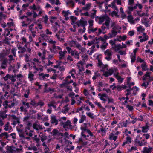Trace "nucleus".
<instances>
[{
  "instance_id": "f257e3e1",
  "label": "nucleus",
  "mask_w": 153,
  "mask_h": 153,
  "mask_svg": "<svg viewBox=\"0 0 153 153\" xmlns=\"http://www.w3.org/2000/svg\"><path fill=\"white\" fill-rule=\"evenodd\" d=\"M22 150V148H16L13 146H7V152L8 153H16L17 152H19Z\"/></svg>"
},
{
  "instance_id": "f03ea898",
  "label": "nucleus",
  "mask_w": 153,
  "mask_h": 153,
  "mask_svg": "<svg viewBox=\"0 0 153 153\" xmlns=\"http://www.w3.org/2000/svg\"><path fill=\"white\" fill-rule=\"evenodd\" d=\"M105 55L106 56L105 59L108 61H110L111 59L112 55V52L109 49H107L104 52Z\"/></svg>"
},
{
  "instance_id": "7ed1b4c3",
  "label": "nucleus",
  "mask_w": 153,
  "mask_h": 153,
  "mask_svg": "<svg viewBox=\"0 0 153 153\" xmlns=\"http://www.w3.org/2000/svg\"><path fill=\"white\" fill-rule=\"evenodd\" d=\"M50 50L52 53L53 54H56L59 52L58 51L62 50V48L56 46L55 45H53L52 47L50 48Z\"/></svg>"
},
{
  "instance_id": "20e7f679",
  "label": "nucleus",
  "mask_w": 153,
  "mask_h": 153,
  "mask_svg": "<svg viewBox=\"0 0 153 153\" xmlns=\"http://www.w3.org/2000/svg\"><path fill=\"white\" fill-rule=\"evenodd\" d=\"M61 125L64 128L72 129L73 127L71 124V123L69 120H68L66 122L61 123Z\"/></svg>"
},
{
  "instance_id": "39448f33",
  "label": "nucleus",
  "mask_w": 153,
  "mask_h": 153,
  "mask_svg": "<svg viewBox=\"0 0 153 153\" xmlns=\"http://www.w3.org/2000/svg\"><path fill=\"white\" fill-rule=\"evenodd\" d=\"M11 117L12 119V123L11 124L14 126H15L17 124H19L20 123L19 119L15 115H12Z\"/></svg>"
},
{
  "instance_id": "423d86ee",
  "label": "nucleus",
  "mask_w": 153,
  "mask_h": 153,
  "mask_svg": "<svg viewBox=\"0 0 153 153\" xmlns=\"http://www.w3.org/2000/svg\"><path fill=\"white\" fill-rule=\"evenodd\" d=\"M51 135L53 136L63 137V134L62 133L60 132L57 129H53L52 132L50 133Z\"/></svg>"
},
{
  "instance_id": "0eeeda50",
  "label": "nucleus",
  "mask_w": 153,
  "mask_h": 153,
  "mask_svg": "<svg viewBox=\"0 0 153 153\" xmlns=\"http://www.w3.org/2000/svg\"><path fill=\"white\" fill-rule=\"evenodd\" d=\"M4 129L6 131H8L9 133L10 132L13 131L12 127L10 125L9 122H7L4 125Z\"/></svg>"
},
{
  "instance_id": "6e6552de",
  "label": "nucleus",
  "mask_w": 153,
  "mask_h": 153,
  "mask_svg": "<svg viewBox=\"0 0 153 153\" xmlns=\"http://www.w3.org/2000/svg\"><path fill=\"white\" fill-rule=\"evenodd\" d=\"M75 24H76L78 27L81 26L82 27H85L87 25L88 23L87 21L82 19H80L79 22L78 21L76 22Z\"/></svg>"
},
{
  "instance_id": "1a4fd4ad",
  "label": "nucleus",
  "mask_w": 153,
  "mask_h": 153,
  "mask_svg": "<svg viewBox=\"0 0 153 153\" xmlns=\"http://www.w3.org/2000/svg\"><path fill=\"white\" fill-rule=\"evenodd\" d=\"M33 129L37 131H38L39 130H42L43 128L45 129V127H42V125L38 124L36 123H35L33 124Z\"/></svg>"
},
{
  "instance_id": "9d476101",
  "label": "nucleus",
  "mask_w": 153,
  "mask_h": 153,
  "mask_svg": "<svg viewBox=\"0 0 153 153\" xmlns=\"http://www.w3.org/2000/svg\"><path fill=\"white\" fill-rule=\"evenodd\" d=\"M67 53V52L65 51H62V50L58 52L59 54V59L60 60L65 59V55Z\"/></svg>"
},
{
  "instance_id": "9b49d317",
  "label": "nucleus",
  "mask_w": 153,
  "mask_h": 153,
  "mask_svg": "<svg viewBox=\"0 0 153 153\" xmlns=\"http://www.w3.org/2000/svg\"><path fill=\"white\" fill-rule=\"evenodd\" d=\"M50 122L52 124L55 125L58 124V121L55 116H52L51 117Z\"/></svg>"
},
{
  "instance_id": "f8f14e48",
  "label": "nucleus",
  "mask_w": 153,
  "mask_h": 153,
  "mask_svg": "<svg viewBox=\"0 0 153 153\" xmlns=\"http://www.w3.org/2000/svg\"><path fill=\"white\" fill-rule=\"evenodd\" d=\"M108 16L106 15H104L100 17L97 16V18H98L99 19L98 23L100 24H102L106 19V17Z\"/></svg>"
},
{
  "instance_id": "ddd939ff",
  "label": "nucleus",
  "mask_w": 153,
  "mask_h": 153,
  "mask_svg": "<svg viewBox=\"0 0 153 153\" xmlns=\"http://www.w3.org/2000/svg\"><path fill=\"white\" fill-rule=\"evenodd\" d=\"M135 143L138 144L140 146H143L146 145V143L145 142V140L143 139L142 141L139 140L137 139H136L135 140Z\"/></svg>"
},
{
  "instance_id": "4468645a",
  "label": "nucleus",
  "mask_w": 153,
  "mask_h": 153,
  "mask_svg": "<svg viewBox=\"0 0 153 153\" xmlns=\"http://www.w3.org/2000/svg\"><path fill=\"white\" fill-rule=\"evenodd\" d=\"M69 12V10H68L67 11L63 10L62 11V13L63 15V16L65 17V20L67 21L69 19V18L68 16Z\"/></svg>"
},
{
  "instance_id": "2eb2a0df",
  "label": "nucleus",
  "mask_w": 153,
  "mask_h": 153,
  "mask_svg": "<svg viewBox=\"0 0 153 153\" xmlns=\"http://www.w3.org/2000/svg\"><path fill=\"white\" fill-rule=\"evenodd\" d=\"M117 31H115L111 30V32L109 33L108 35L109 36V38L115 37L117 34Z\"/></svg>"
},
{
  "instance_id": "dca6fc26",
  "label": "nucleus",
  "mask_w": 153,
  "mask_h": 153,
  "mask_svg": "<svg viewBox=\"0 0 153 153\" xmlns=\"http://www.w3.org/2000/svg\"><path fill=\"white\" fill-rule=\"evenodd\" d=\"M152 149V147L148 148L147 147H144L142 152L143 153H151V150Z\"/></svg>"
},
{
  "instance_id": "f3484780",
  "label": "nucleus",
  "mask_w": 153,
  "mask_h": 153,
  "mask_svg": "<svg viewBox=\"0 0 153 153\" xmlns=\"http://www.w3.org/2000/svg\"><path fill=\"white\" fill-rule=\"evenodd\" d=\"M105 22L103 24V25H105L107 29H109V25L110 21V18L108 16L106 17V19L105 20Z\"/></svg>"
},
{
  "instance_id": "a211bd4d",
  "label": "nucleus",
  "mask_w": 153,
  "mask_h": 153,
  "mask_svg": "<svg viewBox=\"0 0 153 153\" xmlns=\"http://www.w3.org/2000/svg\"><path fill=\"white\" fill-rule=\"evenodd\" d=\"M9 137V135L7 132L2 133L0 134V139H7Z\"/></svg>"
},
{
  "instance_id": "6ab92c4d",
  "label": "nucleus",
  "mask_w": 153,
  "mask_h": 153,
  "mask_svg": "<svg viewBox=\"0 0 153 153\" xmlns=\"http://www.w3.org/2000/svg\"><path fill=\"white\" fill-rule=\"evenodd\" d=\"M128 20L131 24H135L134 20H133V18L131 15H129L128 16Z\"/></svg>"
},
{
  "instance_id": "aec40b11",
  "label": "nucleus",
  "mask_w": 153,
  "mask_h": 153,
  "mask_svg": "<svg viewBox=\"0 0 153 153\" xmlns=\"http://www.w3.org/2000/svg\"><path fill=\"white\" fill-rule=\"evenodd\" d=\"M55 36L61 42L64 40L63 36L62 35L61 33H57L56 34Z\"/></svg>"
},
{
  "instance_id": "412c9836",
  "label": "nucleus",
  "mask_w": 153,
  "mask_h": 153,
  "mask_svg": "<svg viewBox=\"0 0 153 153\" xmlns=\"http://www.w3.org/2000/svg\"><path fill=\"white\" fill-rule=\"evenodd\" d=\"M7 115L6 114L5 112L4 111H1L0 112V118L3 119L7 117Z\"/></svg>"
},
{
  "instance_id": "4be33fe9",
  "label": "nucleus",
  "mask_w": 153,
  "mask_h": 153,
  "mask_svg": "<svg viewBox=\"0 0 153 153\" xmlns=\"http://www.w3.org/2000/svg\"><path fill=\"white\" fill-rule=\"evenodd\" d=\"M70 19L71 20V24L74 25L76 22H75L77 19V17L73 16H70Z\"/></svg>"
},
{
  "instance_id": "5701e85b",
  "label": "nucleus",
  "mask_w": 153,
  "mask_h": 153,
  "mask_svg": "<svg viewBox=\"0 0 153 153\" xmlns=\"http://www.w3.org/2000/svg\"><path fill=\"white\" fill-rule=\"evenodd\" d=\"M68 80L67 79H64L63 82L60 85V87L61 88L64 87H66L68 85Z\"/></svg>"
},
{
  "instance_id": "b1692460",
  "label": "nucleus",
  "mask_w": 153,
  "mask_h": 153,
  "mask_svg": "<svg viewBox=\"0 0 153 153\" xmlns=\"http://www.w3.org/2000/svg\"><path fill=\"white\" fill-rule=\"evenodd\" d=\"M127 88V86L123 85H122L121 86L120 85H117V90L118 91H121L123 89H125Z\"/></svg>"
},
{
  "instance_id": "393cba45",
  "label": "nucleus",
  "mask_w": 153,
  "mask_h": 153,
  "mask_svg": "<svg viewBox=\"0 0 153 153\" xmlns=\"http://www.w3.org/2000/svg\"><path fill=\"white\" fill-rule=\"evenodd\" d=\"M86 120V117L85 115H82L80 117V118L79 120V123H82L84 120Z\"/></svg>"
},
{
  "instance_id": "a878e982",
  "label": "nucleus",
  "mask_w": 153,
  "mask_h": 153,
  "mask_svg": "<svg viewBox=\"0 0 153 153\" xmlns=\"http://www.w3.org/2000/svg\"><path fill=\"white\" fill-rule=\"evenodd\" d=\"M5 104L6 106L5 107H8L10 108H11L15 106V103L14 102H12L11 104H9L8 102L7 101H6Z\"/></svg>"
},
{
  "instance_id": "bb28decb",
  "label": "nucleus",
  "mask_w": 153,
  "mask_h": 153,
  "mask_svg": "<svg viewBox=\"0 0 153 153\" xmlns=\"http://www.w3.org/2000/svg\"><path fill=\"white\" fill-rule=\"evenodd\" d=\"M113 71L112 70H109V72H106L104 73L103 75L105 77H108L111 75L113 73Z\"/></svg>"
},
{
  "instance_id": "cd10ccee",
  "label": "nucleus",
  "mask_w": 153,
  "mask_h": 153,
  "mask_svg": "<svg viewBox=\"0 0 153 153\" xmlns=\"http://www.w3.org/2000/svg\"><path fill=\"white\" fill-rule=\"evenodd\" d=\"M13 77V75L9 74H7L5 76L3 77V78L5 81H7L9 79H10Z\"/></svg>"
},
{
  "instance_id": "c85d7f7f",
  "label": "nucleus",
  "mask_w": 153,
  "mask_h": 153,
  "mask_svg": "<svg viewBox=\"0 0 153 153\" xmlns=\"http://www.w3.org/2000/svg\"><path fill=\"white\" fill-rule=\"evenodd\" d=\"M126 38L127 37L126 35H124L123 36H118V38L117 39V40L119 41H121V40L124 41L126 39Z\"/></svg>"
},
{
  "instance_id": "c756f323",
  "label": "nucleus",
  "mask_w": 153,
  "mask_h": 153,
  "mask_svg": "<svg viewBox=\"0 0 153 153\" xmlns=\"http://www.w3.org/2000/svg\"><path fill=\"white\" fill-rule=\"evenodd\" d=\"M34 76V75L31 72H30L28 74V78L29 80L32 81L34 80L33 77Z\"/></svg>"
},
{
  "instance_id": "7c9ffc66",
  "label": "nucleus",
  "mask_w": 153,
  "mask_h": 153,
  "mask_svg": "<svg viewBox=\"0 0 153 153\" xmlns=\"http://www.w3.org/2000/svg\"><path fill=\"white\" fill-rule=\"evenodd\" d=\"M141 67L142 68V70L143 71H145L146 69L147 70H148V69H146L147 66L145 62H144L141 64Z\"/></svg>"
},
{
  "instance_id": "2f4dec72",
  "label": "nucleus",
  "mask_w": 153,
  "mask_h": 153,
  "mask_svg": "<svg viewBox=\"0 0 153 153\" xmlns=\"http://www.w3.org/2000/svg\"><path fill=\"white\" fill-rule=\"evenodd\" d=\"M86 115L88 116L90 118L93 119L94 118V115L93 113L90 112H87L86 113Z\"/></svg>"
},
{
  "instance_id": "473e14b6",
  "label": "nucleus",
  "mask_w": 153,
  "mask_h": 153,
  "mask_svg": "<svg viewBox=\"0 0 153 153\" xmlns=\"http://www.w3.org/2000/svg\"><path fill=\"white\" fill-rule=\"evenodd\" d=\"M18 49L20 51L21 53L22 54L24 53L26 51L25 48L21 46H19L18 47Z\"/></svg>"
},
{
  "instance_id": "72a5a7b5",
  "label": "nucleus",
  "mask_w": 153,
  "mask_h": 153,
  "mask_svg": "<svg viewBox=\"0 0 153 153\" xmlns=\"http://www.w3.org/2000/svg\"><path fill=\"white\" fill-rule=\"evenodd\" d=\"M130 57L131 59V63H134L135 61V60H136V55H133V53H131L130 56Z\"/></svg>"
},
{
  "instance_id": "f704fd0d",
  "label": "nucleus",
  "mask_w": 153,
  "mask_h": 153,
  "mask_svg": "<svg viewBox=\"0 0 153 153\" xmlns=\"http://www.w3.org/2000/svg\"><path fill=\"white\" fill-rule=\"evenodd\" d=\"M126 135L127 136V137L126 138V141L127 143V144H129L131 142V138L129 137L128 135V134H126Z\"/></svg>"
},
{
  "instance_id": "c9c22d12",
  "label": "nucleus",
  "mask_w": 153,
  "mask_h": 153,
  "mask_svg": "<svg viewBox=\"0 0 153 153\" xmlns=\"http://www.w3.org/2000/svg\"><path fill=\"white\" fill-rule=\"evenodd\" d=\"M32 138L36 143H38L40 142V139L39 138L37 137V135H35L34 137H32Z\"/></svg>"
},
{
  "instance_id": "e433bc0d",
  "label": "nucleus",
  "mask_w": 153,
  "mask_h": 153,
  "mask_svg": "<svg viewBox=\"0 0 153 153\" xmlns=\"http://www.w3.org/2000/svg\"><path fill=\"white\" fill-rule=\"evenodd\" d=\"M149 126H143L142 127V131L143 133H146L148 131V129Z\"/></svg>"
},
{
  "instance_id": "4c0bfd02",
  "label": "nucleus",
  "mask_w": 153,
  "mask_h": 153,
  "mask_svg": "<svg viewBox=\"0 0 153 153\" xmlns=\"http://www.w3.org/2000/svg\"><path fill=\"white\" fill-rule=\"evenodd\" d=\"M22 104L23 105L26 106L27 107L26 108V109H28L30 107L29 103L28 102H26L25 101H22Z\"/></svg>"
},
{
  "instance_id": "58836bf2",
  "label": "nucleus",
  "mask_w": 153,
  "mask_h": 153,
  "mask_svg": "<svg viewBox=\"0 0 153 153\" xmlns=\"http://www.w3.org/2000/svg\"><path fill=\"white\" fill-rule=\"evenodd\" d=\"M128 122L127 120H126L125 121L123 122L122 123V127H126L127 125L128 124Z\"/></svg>"
},
{
  "instance_id": "ea45409f",
  "label": "nucleus",
  "mask_w": 153,
  "mask_h": 153,
  "mask_svg": "<svg viewBox=\"0 0 153 153\" xmlns=\"http://www.w3.org/2000/svg\"><path fill=\"white\" fill-rule=\"evenodd\" d=\"M37 103L34 100H32L31 101L30 104L32 106L36 107L37 106Z\"/></svg>"
},
{
  "instance_id": "a19ab883",
  "label": "nucleus",
  "mask_w": 153,
  "mask_h": 153,
  "mask_svg": "<svg viewBox=\"0 0 153 153\" xmlns=\"http://www.w3.org/2000/svg\"><path fill=\"white\" fill-rule=\"evenodd\" d=\"M91 5V4L90 3L87 4L85 7H83L82 9L85 10H88L90 8Z\"/></svg>"
},
{
  "instance_id": "79ce46f5",
  "label": "nucleus",
  "mask_w": 153,
  "mask_h": 153,
  "mask_svg": "<svg viewBox=\"0 0 153 153\" xmlns=\"http://www.w3.org/2000/svg\"><path fill=\"white\" fill-rule=\"evenodd\" d=\"M121 48H122L121 45L120 44H118L116 45H115L114 48L116 50H118Z\"/></svg>"
},
{
  "instance_id": "37998d69",
  "label": "nucleus",
  "mask_w": 153,
  "mask_h": 153,
  "mask_svg": "<svg viewBox=\"0 0 153 153\" xmlns=\"http://www.w3.org/2000/svg\"><path fill=\"white\" fill-rule=\"evenodd\" d=\"M29 94V90H27L25 91V93L24 94V97L26 98H28Z\"/></svg>"
},
{
  "instance_id": "c03bdc74",
  "label": "nucleus",
  "mask_w": 153,
  "mask_h": 153,
  "mask_svg": "<svg viewBox=\"0 0 153 153\" xmlns=\"http://www.w3.org/2000/svg\"><path fill=\"white\" fill-rule=\"evenodd\" d=\"M81 135L82 137H83V138L86 139V140H87L88 139L87 138V137H89V135H86L84 134V132L82 131L81 132Z\"/></svg>"
},
{
  "instance_id": "a18cd8bd",
  "label": "nucleus",
  "mask_w": 153,
  "mask_h": 153,
  "mask_svg": "<svg viewBox=\"0 0 153 153\" xmlns=\"http://www.w3.org/2000/svg\"><path fill=\"white\" fill-rule=\"evenodd\" d=\"M95 39L97 41V40L101 41H102L104 43L105 42V39L104 38L101 36L98 38V39H97V37H96Z\"/></svg>"
},
{
  "instance_id": "49530a36",
  "label": "nucleus",
  "mask_w": 153,
  "mask_h": 153,
  "mask_svg": "<svg viewBox=\"0 0 153 153\" xmlns=\"http://www.w3.org/2000/svg\"><path fill=\"white\" fill-rule=\"evenodd\" d=\"M19 135L21 138H22L23 139H25V134L24 133H23V131L22 132L19 133Z\"/></svg>"
},
{
  "instance_id": "de8ad7c7",
  "label": "nucleus",
  "mask_w": 153,
  "mask_h": 153,
  "mask_svg": "<svg viewBox=\"0 0 153 153\" xmlns=\"http://www.w3.org/2000/svg\"><path fill=\"white\" fill-rule=\"evenodd\" d=\"M148 36H145L143 37L142 39L140 40V42H143L148 39Z\"/></svg>"
},
{
  "instance_id": "09e8293b",
  "label": "nucleus",
  "mask_w": 153,
  "mask_h": 153,
  "mask_svg": "<svg viewBox=\"0 0 153 153\" xmlns=\"http://www.w3.org/2000/svg\"><path fill=\"white\" fill-rule=\"evenodd\" d=\"M87 132L88 133L89 135L92 137V138H94L95 137V136L93 135L91 131L90 130H88Z\"/></svg>"
},
{
  "instance_id": "8fccbe9b",
  "label": "nucleus",
  "mask_w": 153,
  "mask_h": 153,
  "mask_svg": "<svg viewBox=\"0 0 153 153\" xmlns=\"http://www.w3.org/2000/svg\"><path fill=\"white\" fill-rule=\"evenodd\" d=\"M137 30L138 31H141L143 32L144 31L145 29L143 28V26H141L137 28Z\"/></svg>"
},
{
  "instance_id": "3c124183",
  "label": "nucleus",
  "mask_w": 153,
  "mask_h": 153,
  "mask_svg": "<svg viewBox=\"0 0 153 153\" xmlns=\"http://www.w3.org/2000/svg\"><path fill=\"white\" fill-rule=\"evenodd\" d=\"M67 4H70L72 7H73L74 6V3L72 0H69L67 3Z\"/></svg>"
},
{
  "instance_id": "603ef678",
  "label": "nucleus",
  "mask_w": 153,
  "mask_h": 153,
  "mask_svg": "<svg viewBox=\"0 0 153 153\" xmlns=\"http://www.w3.org/2000/svg\"><path fill=\"white\" fill-rule=\"evenodd\" d=\"M44 105V103L43 102L40 101L38 103H37V106H39L40 107L43 106Z\"/></svg>"
},
{
  "instance_id": "864d4df0",
  "label": "nucleus",
  "mask_w": 153,
  "mask_h": 153,
  "mask_svg": "<svg viewBox=\"0 0 153 153\" xmlns=\"http://www.w3.org/2000/svg\"><path fill=\"white\" fill-rule=\"evenodd\" d=\"M39 75L40 77V79H41L43 80L45 78V77L44 74L42 73H39Z\"/></svg>"
},
{
  "instance_id": "5fc2aeb1",
  "label": "nucleus",
  "mask_w": 153,
  "mask_h": 153,
  "mask_svg": "<svg viewBox=\"0 0 153 153\" xmlns=\"http://www.w3.org/2000/svg\"><path fill=\"white\" fill-rule=\"evenodd\" d=\"M8 57H9V59L8 60L10 62H11L13 60H14L15 59L13 58V56L12 55H10L8 56Z\"/></svg>"
},
{
  "instance_id": "6e6d98bb",
  "label": "nucleus",
  "mask_w": 153,
  "mask_h": 153,
  "mask_svg": "<svg viewBox=\"0 0 153 153\" xmlns=\"http://www.w3.org/2000/svg\"><path fill=\"white\" fill-rule=\"evenodd\" d=\"M16 48H12V49L11 50L12 53V54H13V56L15 57L16 56Z\"/></svg>"
},
{
  "instance_id": "4d7b16f0",
  "label": "nucleus",
  "mask_w": 153,
  "mask_h": 153,
  "mask_svg": "<svg viewBox=\"0 0 153 153\" xmlns=\"http://www.w3.org/2000/svg\"><path fill=\"white\" fill-rule=\"evenodd\" d=\"M5 55L3 53H0V61H1V60H2L3 59H4V58L5 57Z\"/></svg>"
},
{
  "instance_id": "13d9d810",
  "label": "nucleus",
  "mask_w": 153,
  "mask_h": 153,
  "mask_svg": "<svg viewBox=\"0 0 153 153\" xmlns=\"http://www.w3.org/2000/svg\"><path fill=\"white\" fill-rule=\"evenodd\" d=\"M94 104L97 105L99 108H101L102 107V106L101 104L98 102L97 101H96L94 102Z\"/></svg>"
},
{
  "instance_id": "bf43d9fd",
  "label": "nucleus",
  "mask_w": 153,
  "mask_h": 153,
  "mask_svg": "<svg viewBox=\"0 0 153 153\" xmlns=\"http://www.w3.org/2000/svg\"><path fill=\"white\" fill-rule=\"evenodd\" d=\"M12 70H13V72H15L14 67L12 66V65H10L9 66L8 68V71H10Z\"/></svg>"
},
{
  "instance_id": "052dcab7",
  "label": "nucleus",
  "mask_w": 153,
  "mask_h": 153,
  "mask_svg": "<svg viewBox=\"0 0 153 153\" xmlns=\"http://www.w3.org/2000/svg\"><path fill=\"white\" fill-rule=\"evenodd\" d=\"M37 115V118L38 120H42V117L40 113H38Z\"/></svg>"
},
{
  "instance_id": "680f3d73",
  "label": "nucleus",
  "mask_w": 153,
  "mask_h": 153,
  "mask_svg": "<svg viewBox=\"0 0 153 153\" xmlns=\"http://www.w3.org/2000/svg\"><path fill=\"white\" fill-rule=\"evenodd\" d=\"M126 108L130 111H132L133 109V107L129 105H127L126 106Z\"/></svg>"
},
{
  "instance_id": "e2e57ef3",
  "label": "nucleus",
  "mask_w": 153,
  "mask_h": 153,
  "mask_svg": "<svg viewBox=\"0 0 153 153\" xmlns=\"http://www.w3.org/2000/svg\"><path fill=\"white\" fill-rule=\"evenodd\" d=\"M2 61V62L1 63V64L4 65H7V59L6 58H5L4 59H3Z\"/></svg>"
},
{
  "instance_id": "0e129e2a",
  "label": "nucleus",
  "mask_w": 153,
  "mask_h": 153,
  "mask_svg": "<svg viewBox=\"0 0 153 153\" xmlns=\"http://www.w3.org/2000/svg\"><path fill=\"white\" fill-rule=\"evenodd\" d=\"M44 18V22L45 23L47 24V23L48 18L46 15H45Z\"/></svg>"
},
{
  "instance_id": "69168bd1",
  "label": "nucleus",
  "mask_w": 153,
  "mask_h": 153,
  "mask_svg": "<svg viewBox=\"0 0 153 153\" xmlns=\"http://www.w3.org/2000/svg\"><path fill=\"white\" fill-rule=\"evenodd\" d=\"M25 61L26 62H28L29 61V57L27 54H25Z\"/></svg>"
},
{
  "instance_id": "338daca9",
  "label": "nucleus",
  "mask_w": 153,
  "mask_h": 153,
  "mask_svg": "<svg viewBox=\"0 0 153 153\" xmlns=\"http://www.w3.org/2000/svg\"><path fill=\"white\" fill-rule=\"evenodd\" d=\"M117 79L118 80V82L121 83L123 82V78H122L121 76H120L117 78Z\"/></svg>"
},
{
  "instance_id": "774afa93",
  "label": "nucleus",
  "mask_w": 153,
  "mask_h": 153,
  "mask_svg": "<svg viewBox=\"0 0 153 153\" xmlns=\"http://www.w3.org/2000/svg\"><path fill=\"white\" fill-rule=\"evenodd\" d=\"M96 12V10H95V12H94L92 13H91V14L90 15V16L91 18L92 19H93L94 18L95 16Z\"/></svg>"
}]
</instances>
